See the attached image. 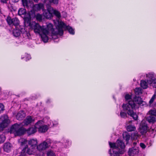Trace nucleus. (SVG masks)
I'll return each instance as SVG.
<instances>
[{"mask_svg":"<svg viewBox=\"0 0 156 156\" xmlns=\"http://www.w3.org/2000/svg\"><path fill=\"white\" fill-rule=\"evenodd\" d=\"M149 115L146 118V120L149 123H153L155 121V116H156V110H151L149 112Z\"/></svg>","mask_w":156,"mask_h":156,"instance_id":"7","label":"nucleus"},{"mask_svg":"<svg viewBox=\"0 0 156 156\" xmlns=\"http://www.w3.org/2000/svg\"><path fill=\"white\" fill-rule=\"evenodd\" d=\"M4 110V107L2 103L0 104V112Z\"/></svg>","mask_w":156,"mask_h":156,"instance_id":"37","label":"nucleus"},{"mask_svg":"<svg viewBox=\"0 0 156 156\" xmlns=\"http://www.w3.org/2000/svg\"><path fill=\"white\" fill-rule=\"evenodd\" d=\"M140 85L141 87L144 89L147 87V83L145 80H141Z\"/></svg>","mask_w":156,"mask_h":156,"instance_id":"25","label":"nucleus"},{"mask_svg":"<svg viewBox=\"0 0 156 156\" xmlns=\"http://www.w3.org/2000/svg\"><path fill=\"white\" fill-rule=\"evenodd\" d=\"M26 13V10L25 9L21 8L19 9L18 11V14L21 16L22 15H24Z\"/></svg>","mask_w":156,"mask_h":156,"instance_id":"28","label":"nucleus"},{"mask_svg":"<svg viewBox=\"0 0 156 156\" xmlns=\"http://www.w3.org/2000/svg\"><path fill=\"white\" fill-rule=\"evenodd\" d=\"M36 18L39 21L41 20L42 19V16L39 14H37L36 15Z\"/></svg>","mask_w":156,"mask_h":156,"instance_id":"36","label":"nucleus"},{"mask_svg":"<svg viewBox=\"0 0 156 156\" xmlns=\"http://www.w3.org/2000/svg\"><path fill=\"white\" fill-rule=\"evenodd\" d=\"M48 129V126L46 125L40 126L38 128L39 132L43 133L47 131Z\"/></svg>","mask_w":156,"mask_h":156,"instance_id":"21","label":"nucleus"},{"mask_svg":"<svg viewBox=\"0 0 156 156\" xmlns=\"http://www.w3.org/2000/svg\"><path fill=\"white\" fill-rule=\"evenodd\" d=\"M44 142H46L48 146L49 144L51 143V140L50 139H48Z\"/></svg>","mask_w":156,"mask_h":156,"instance_id":"39","label":"nucleus"},{"mask_svg":"<svg viewBox=\"0 0 156 156\" xmlns=\"http://www.w3.org/2000/svg\"><path fill=\"white\" fill-rule=\"evenodd\" d=\"M47 156H55V153L51 151H48L47 153Z\"/></svg>","mask_w":156,"mask_h":156,"instance_id":"32","label":"nucleus"},{"mask_svg":"<svg viewBox=\"0 0 156 156\" xmlns=\"http://www.w3.org/2000/svg\"><path fill=\"white\" fill-rule=\"evenodd\" d=\"M30 20L28 19L27 22L29 23L30 28L36 34H40L42 41L45 43L48 42L49 38L55 39L57 38V35L61 36L63 34V30L61 28L57 29V32L55 31L51 23H49L47 25V27H45L41 26L35 22L30 23Z\"/></svg>","mask_w":156,"mask_h":156,"instance_id":"1","label":"nucleus"},{"mask_svg":"<svg viewBox=\"0 0 156 156\" xmlns=\"http://www.w3.org/2000/svg\"><path fill=\"white\" fill-rule=\"evenodd\" d=\"M44 7V6L43 4L40 3L35 5L33 4V6L32 8V9L35 11H38L40 10L41 9L43 10Z\"/></svg>","mask_w":156,"mask_h":156,"instance_id":"15","label":"nucleus"},{"mask_svg":"<svg viewBox=\"0 0 156 156\" xmlns=\"http://www.w3.org/2000/svg\"><path fill=\"white\" fill-rule=\"evenodd\" d=\"M28 33H27V35L28 36Z\"/></svg>","mask_w":156,"mask_h":156,"instance_id":"46","label":"nucleus"},{"mask_svg":"<svg viewBox=\"0 0 156 156\" xmlns=\"http://www.w3.org/2000/svg\"><path fill=\"white\" fill-rule=\"evenodd\" d=\"M48 147V145L46 142H43L37 146V149L39 151L43 150L45 149Z\"/></svg>","mask_w":156,"mask_h":156,"instance_id":"18","label":"nucleus"},{"mask_svg":"<svg viewBox=\"0 0 156 156\" xmlns=\"http://www.w3.org/2000/svg\"><path fill=\"white\" fill-rule=\"evenodd\" d=\"M25 116V114L23 111H20L16 115V118L18 120H21Z\"/></svg>","mask_w":156,"mask_h":156,"instance_id":"19","label":"nucleus"},{"mask_svg":"<svg viewBox=\"0 0 156 156\" xmlns=\"http://www.w3.org/2000/svg\"><path fill=\"white\" fill-rule=\"evenodd\" d=\"M62 27H58V28L56 29L55 31H58L57 29L59 28H61L62 29V28H65V29L68 30L69 33L73 35L75 34V32L74 30L71 27L66 26L64 23H61Z\"/></svg>","mask_w":156,"mask_h":156,"instance_id":"11","label":"nucleus"},{"mask_svg":"<svg viewBox=\"0 0 156 156\" xmlns=\"http://www.w3.org/2000/svg\"><path fill=\"white\" fill-rule=\"evenodd\" d=\"M28 144L31 147L33 148L37 149V141L36 139H31L28 141Z\"/></svg>","mask_w":156,"mask_h":156,"instance_id":"13","label":"nucleus"},{"mask_svg":"<svg viewBox=\"0 0 156 156\" xmlns=\"http://www.w3.org/2000/svg\"><path fill=\"white\" fill-rule=\"evenodd\" d=\"M6 21L9 25H12L13 19H12L10 17H8L7 18Z\"/></svg>","mask_w":156,"mask_h":156,"instance_id":"27","label":"nucleus"},{"mask_svg":"<svg viewBox=\"0 0 156 156\" xmlns=\"http://www.w3.org/2000/svg\"><path fill=\"white\" fill-rule=\"evenodd\" d=\"M48 102H49V101H48V100L47 102V103H48Z\"/></svg>","mask_w":156,"mask_h":156,"instance_id":"45","label":"nucleus"},{"mask_svg":"<svg viewBox=\"0 0 156 156\" xmlns=\"http://www.w3.org/2000/svg\"><path fill=\"white\" fill-rule=\"evenodd\" d=\"M22 3L25 8L28 9L32 8L33 6V3L30 0H22Z\"/></svg>","mask_w":156,"mask_h":156,"instance_id":"12","label":"nucleus"},{"mask_svg":"<svg viewBox=\"0 0 156 156\" xmlns=\"http://www.w3.org/2000/svg\"><path fill=\"white\" fill-rule=\"evenodd\" d=\"M120 115L122 118H126L127 116V115L126 112L121 111L120 112Z\"/></svg>","mask_w":156,"mask_h":156,"instance_id":"31","label":"nucleus"},{"mask_svg":"<svg viewBox=\"0 0 156 156\" xmlns=\"http://www.w3.org/2000/svg\"><path fill=\"white\" fill-rule=\"evenodd\" d=\"M69 141L67 140H66V142L65 143V145L64 146V147H66L67 146L69 145L68 143H69Z\"/></svg>","mask_w":156,"mask_h":156,"instance_id":"41","label":"nucleus"},{"mask_svg":"<svg viewBox=\"0 0 156 156\" xmlns=\"http://www.w3.org/2000/svg\"><path fill=\"white\" fill-rule=\"evenodd\" d=\"M147 77L149 79H147V83L152 85L154 87H156V79H155L154 78V75L153 73H150L146 75Z\"/></svg>","mask_w":156,"mask_h":156,"instance_id":"8","label":"nucleus"},{"mask_svg":"<svg viewBox=\"0 0 156 156\" xmlns=\"http://www.w3.org/2000/svg\"><path fill=\"white\" fill-rule=\"evenodd\" d=\"M31 58L30 56V55L27 54V57L26 58V59L27 60H29Z\"/></svg>","mask_w":156,"mask_h":156,"instance_id":"40","label":"nucleus"},{"mask_svg":"<svg viewBox=\"0 0 156 156\" xmlns=\"http://www.w3.org/2000/svg\"><path fill=\"white\" fill-rule=\"evenodd\" d=\"M42 122L41 121H38L35 124V126L26 129L21 127L20 125L15 123L12 125L10 128V132L13 133L15 136H20L23 135L26 132L28 135L34 133L37 131V126Z\"/></svg>","mask_w":156,"mask_h":156,"instance_id":"3","label":"nucleus"},{"mask_svg":"<svg viewBox=\"0 0 156 156\" xmlns=\"http://www.w3.org/2000/svg\"><path fill=\"white\" fill-rule=\"evenodd\" d=\"M12 25H14L15 26H17L19 23V21L18 18L15 17L13 18Z\"/></svg>","mask_w":156,"mask_h":156,"instance_id":"26","label":"nucleus"},{"mask_svg":"<svg viewBox=\"0 0 156 156\" xmlns=\"http://www.w3.org/2000/svg\"><path fill=\"white\" fill-rule=\"evenodd\" d=\"M23 57H22V59H23Z\"/></svg>","mask_w":156,"mask_h":156,"instance_id":"47","label":"nucleus"},{"mask_svg":"<svg viewBox=\"0 0 156 156\" xmlns=\"http://www.w3.org/2000/svg\"><path fill=\"white\" fill-rule=\"evenodd\" d=\"M139 149L138 147H134L129 149L128 151V154L129 155L136 154L139 152Z\"/></svg>","mask_w":156,"mask_h":156,"instance_id":"16","label":"nucleus"},{"mask_svg":"<svg viewBox=\"0 0 156 156\" xmlns=\"http://www.w3.org/2000/svg\"><path fill=\"white\" fill-rule=\"evenodd\" d=\"M122 135L124 139L125 140L126 142H128L130 139V135L127 133L126 132L123 133Z\"/></svg>","mask_w":156,"mask_h":156,"instance_id":"24","label":"nucleus"},{"mask_svg":"<svg viewBox=\"0 0 156 156\" xmlns=\"http://www.w3.org/2000/svg\"><path fill=\"white\" fill-rule=\"evenodd\" d=\"M132 122V121H129L126 122V125H127L126 129L128 131H134L136 130L135 127L134 126L130 125Z\"/></svg>","mask_w":156,"mask_h":156,"instance_id":"14","label":"nucleus"},{"mask_svg":"<svg viewBox=\"0 0 156 156\" xmlns=\"http://www.w3.org/2000/svg\"><path fill=\"white\" fill-rule=\"evenodd\" d=\"M21 31L19 29H14L13 31V34L15 37H19Z\"/></svg>","mask_w":156,"mask_h":156,"instance_id":"22","label":"nucleus"},{"mask_svg":"<svg viewBox=\"0 0 156 156\" xmlns=\"http://www.w3.org/2000/svg\"><path fill=\"white\" fill-rule=\"evenodd\" d=\"M109 144L110 147L112 148L109 151L111 156H119V154L122 153L119 148L122 149L125 147L124 143L120 140H118L116 143H111L110 142Z\"/></svg>","mask_w":156,"mask_h":156,"instance_id":"4","label":"nucleus"},{"mask_svg":"<svg viewBox=\"0 0 156 156\" xmlns=\"http://www.w3.org/2000/svg\"><path fill=\"white\" fill-rule=\"evenodd\" d=\"M34 120L31 116H28L26 119L24 120L23 123L24 126H27L34 121Z\"/></svg>","mask_w":156,"mask_h":156,"instance_id":"17","label":"nucleus"},{"mask_svg":"<svg viewBox=\"0 0 156 156\" xmlns=\"http://www.w3.org/2000/svg\"><path fill=\"white\" fill-rule=\"evenodd\" d=\"M46 0H44V2H46ZM50 3H53L55 4H57L58 3V0H49Z\"/></svg>","mask_w":156,"mask_h":156,"instance_id":"34","label":"nucleus"},{"mask_svg":"<svg viewBox=\"0 0 156 156\" xmlns=\"http://www.w3.org/2000/svg\"><path fill=\"white\" fill-rule=\"evenodd\" d=\"M1 119H3L0 123V126L2 128V129H3L8 126L10 122V121L8 119V117L6 115L2 116Z\"/></svg>","mask_w":156,"mask_h":156,"instance_id":"9","label":"nucleus"},{"mask_svg":"<svg viewBox=\"0 0 156 156\" xmlns=\"http://www.w3.org/2000/svg\"><path fill=\"white\" fill-rule=\"evenodd\" d=\"M142 89L140 88H136L134 90L135 93L136 95H141L142 93Z\"/></svg>","mask_w":156,"mask_h":156,"instance_id":"23","label":"nucleus"},{"mask_svg":"<svg viewBox=\"0 0 156 156\" xmlns=\"http://www.w3.org/2000/svg\"><path fill=\"white\" fill-rule=\"evenodd\" d=\"M143 102L144 101L140 97L135 96L133 100H129L127 103L124 104L122 107L123 110L127 112L128 115L136 120L138 118V116L136 113L133 112V109L137 107V104L141 105Z\"/></svg>","mask_w":156,"mask_h":156,"instance_id":"2","label":"nucleus"},{"mask_svg":"<svg viewBox=\"0 0 156 156\" xmlns=\"http://www.w3.org/2000/svg\"><path fill=\"white\" fill-rule=\"evenodd\" d=\"M11 147V144L7 142L4 144L3 149L5 151L8 152L10 151Z\"/></svg>","mask_w":156,"mask_h":156,"instance_id":"20","label":"nucleus"},{"mask_svg":"<svg viewBox=\"0 0 156 156\" xmlns=\"http://www.w3.org/2000/svg\"><path fill=\"white\" fill-rule=\"evenodd\" d=\"M139 128L140 132L142 135L144 134L147 133V126L145 120H143L142 121L140 124Z\"/></svg>","mask_w":156,"mask_h":156,"instance_id":"10","label":"nucleus"},{"mask_svg":"<svg viewBox=\"0 0 156 156\" xmlns=\"http://www.w3.org/2000/svg\"><path fill=\"white\" fill-rule=\"evenodd\" d=\"M47 10H44L43 14L45 17L47 19H51L54 15L56 16L58 18L61 17L60 13L57 11L54 10L49 5H47Z\"/></svg>","mask_w":156,"mask_h":156,"instance_id":"5","label":"nucleus"},{"mask_svg":"<svg viewBox=\"0 0 156 156\" xmlns=\"http://www.w3.org/2000/svg\"><path fill=\"white\" fill-rule=\"evenodd\" d=\"M35 149V148H33L30 146L28 147L27 145H26L23 149L20 156H25L26 153L30 155L32 154Z\"/></svg>","mask_w":156,"mask_h":156,"instance_id":"6","label":"nucleus"},{"mask_svg":"<svg viewBox=\"0 0 156 156\" xmlns=\"http://www.w3.org/2000/svg\"><path fill=\"white\" fill-rule=\"evenodd\" d=\"M155 98L156 97L155 95L154 94L151 98L150 100L149 101V103L150 105H151V104L153 103Z\"/></svg>","mask_w":156,"mask_h":156,"instance_id":"33","label":"nucleus"},{"mask_svg":"<svg viewBox=\"0 0 156 156\" xmlns=\"http://www.w3.org/2000/svg\"><path fill=\"white\" fill-rule=\"evenodd\" d=\"M26 20H27L25 18V20H24L25 22H26Z\"/></svg>","mask_w":156,"mask_h":156,"instance_id":"44","label":"nucleus"},{"mask_svg":"<svg viewBox=\"0 0 156 156\" xmlns=\"http://www.w3.org/2000/svg\"><path fill=\"white\" fill-rule=\"evenodd\" d=\"M5 140V137L4 134L0 135V144L4 142Z\"/></svg>","mask_w":156,"mask_h":156,"instance_id":"30","label":"nucleus"},{"mask_svg":"<svg viewBox=\"0 0 156 156\" xmlns=\"http://www.w3.org/2000/svg\"><path fill=\"white\" fill-rule=\"evenodd\" d=\"M35 2H37L39 0H33Z\"/></svg>","mask_w":156,"mask_h":156,"instance_id":"42","label":"nucleus"},{"mask_svg":"<svg viewBox=\"0 0 156 156\" xmlns=\"http://www.w3.org/2000/svg\"><path fill=\"white\" fill-rule=\"evenodd\" d=\"M140 147L143 149H145L146 147V145L143 143H140Z\"/></svg>","mask_w":156,"mask_h":156,"instance_id":"38","label":"nucleus"},{"mask_svg":"<svg viewBox=\"0 0 156 156\" xmlns=\"http://www.w3.org/2000/svg\"><path fill=\"white\" fill-rule=\"evenodd\" d=\"M136 143H135V142H134V143H133V144H134V145H136Z\"/></svg>","mask_w":156,"mask_h":156,"instance_id":"43","label":"nucleus"},{"mask_svg":"<svg viewBox=\"0 0 156 156\" xmlns=\"http://www.w3.org/2000/svg\"><path fill=\"white\" fill-rule=\"evenodd\" d=\"M125 98L126 100H129L131 99V96L130 95L127 94L125 95Z\"/></svg>","mask_w":156,"mask_h":156,"instance_id":"35","label":"nucleus"},{"mask_svg":"<svg viewBox=\"0 0 156 156\" xmlns=\"http://www.w3.org/2000/svg\"><path fill=\"white\" fill-rule=\"evenodd\" d=\"M19 142H20V144L21 146H23L25 144H27V140L23 139H20Z\"/></svg>","mask_w":156,"mask_h":156,"instance_id":"29","label":"nucleus"}]
</instances>
